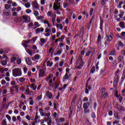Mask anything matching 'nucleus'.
<instances>
[{
	"label": "nucleus",
	"mask_w": 125,
	"mask_h": 125,
	"mask_svg": "<svg viewBox=\"0 0 125 125\" xmlns=\"http://www.w3.org/2000/svg\"><path fill=\"white\" fill-rule=\"evenodd\" d=\"M11 85H16V81L13 80L11 82Z\"/></svg>",
	"instance_id": "obj_54"
},
{
	"label": "nucleus",
	"mask_w": 125,
	"mask_h": 125,
	"mask_svg": "<svg viewBox=\"0 0 125 125\" xmlns=\"http://www.w3.org/2000/svg\"><path fill=\"white\" fill-rule=\"evenodd\" d=\"M122 14H120L119 16L120 18H123L124 15L125 14V12H121Z\"/></svg>",
	"instance_id": "obj_52"
},
{
	"label": "nucleus",
	"mask_w": 125,
	"mask_h": 125,
	"mask_svg": "<svg viewBox=\"0 0 125 125\" xmlns=\"http://www.w3.org/2000/svg\"><path fill=\"white\" fill-rule=\"evenodd\" d=\"M34 103H35L34 102V100H31L29 101V104L31 105H33L34 104Z\"/></svg>",
	"instance_id": "obj_61"
},
{
	"label": "nucleus",
	"mask_w": 125,
	"mask_h": 125,
	"mask_svg": "<svg viewBox=\"0 0 125 125\" xmlns=\"http://www.w3.org/2000/svg\"><path fill=\"white\" fill-rule=\"evenodd\" d=\"M32 6L33 8H36V9H39L40 7H39V4L38 2L34 1L32 2Z\"/></svg>",
	"instance_id": "obj_7"
},
{
	"label": "nucleus",
	"mask_w": 125,
	"mask_h": 125,
	"mask_svg": "<svg viewBox=\"0 0 125 125\" xmlns=\"http://www.w3.org/2000/svg\"><path fill=\"white\" fill-rule=\"evenodd\" d=\"M30 88L32 89V90H36L37 89V85L36 84V83H33L30 85Z\"/></svg>",
	"instance_id": "obj_13"
},
{
	"label": "nucleus",
	"mask_w": 125,
	"mask_h": 125,
	"mask_svg": "<svg viewBox=\"0 0 125 125\" xmlns=\"http://www.w3.org/2000/svg\"><path fill=\"white\" fill-rule=\"evenodd\" d=\"M34 14L36 17H38L40 15V13H39L38 11H34Z\"/></svg>",
	"instance_id": "obj_43"
},
{
	"label": "nucleus",
	"mask_w": 125,
	"mask_h": 125,
	"mask_svg": "<svg viewBox=\"0 0 125 125\" xmlns=\"http://www.w3.org/2000/svg\"><path fill=\"white\" fill-rule=\"evenodd\" d=\"M120 72V69H118L115 72V76L119 77V73Z\"/></svg>",
	"instance_id": "obj_57"
},
{
	"label": "nucleus",
	"mask_w": 125,
	"mask_h": 125,
	"mask_svg": "<svg viewBox=\"0 0 125 125\" xmlns=\"http://www.w3.org/2000/svg\"><path fill=\"white\" fill-rule=\"evenodd\" d=\"M52 78H53V74H49V76L45 79L46 82H48V81L51 80Z\"/></svg>",
	"instance_id": "obj_20"
},
{
	"label": "nucleus",
	"mask_w": 125,
	"mask_h": 125,
	"mask_svg": "<svg viewBox=\"0 0 125 125\" xmlns=\"http://www.w3.org/2000/svg\"><path fill=\"white\" fill-rule=\"evenodd\" d=\"M42 95H40L39 96L37 97V100L38 101H40V100H42Z\"/></svg>",
	"instance_id": "obj_59"
},
{
	"label": "nucleus",
	"mask_w": 125,
	"mask_h": 125,
	"mask_svg": "<svg viewBox=\"0 0 125 125\" xmlns=\"http://www.w3.org/2000/svg\"><path fill=\"white\" fill-rule=\"evenodd\" d=\"M6 118L8 120V121H11V117L9 116V115H6Z\"/></svg>",
	"instance_id": "obj_55"
},
{
	"label": "nucleus",
	"mask_w": 125,
	"mask_h": 125,
	"mask_svg": "<svg viewBox=\"0 0 125 125\" xmlns=\"http://www.w3.org/2000/svg\"><path fill=\"white\" fill-rule=\"evenodd\" d=\"M43 31H44V29H43V28H39L36 29V33L37 34H39L40 33H42Z\"/></svg>",
	"instance_id": "obj_14"
},
{
	"label": "nucleus",
	"mask_w": 125,
	"mask_h": 125,
	"mask_svg": "<svg viewBox=\"0 0 125 125\" xmlns=\"http://www.w3.org/2000/svg\"><path fill=\"white\" fill-rule=\"evenodd\" d=\"M64 39H65V36L62 35L61 37V38H59V40L60 42H63V40H64Z\"/></svg>",
	"instance_id": "obj_40"
},
{
	"label": "nucleus",
	"mask_w": 125,
	"mask_h": 125,
	"mask_svg": "<svg viewBox=\"0 0 125 125\" xmlns=\"http://www.w3.org/2000/svg\"><path fill=\"white\" fill-rule=\"evenodd\" d=\"M11 6V5L6 4H5V9H9V8Z\"/></svg>",
	"instance_id": "obj_47"
},
{
	"label": "nucleus",
	"mask_w": 125,
	"mask_h": 125,
	"mask_svg": "<svg viewBox=\"0 0 125 125\" xmlns=\"http://www.w3.org/2000/svg\"><path fill=\"white\" fill-rule=\"evenodd\" d=\"M19 56L17 54H14L13 55L12 58L11 59V63H14L16 60L19 59Z\"/></svg>",
	"instance_id": "obj_4"
},
{
	"label": "nucleus",
	"mask_w": 125,
	"mask_h": 125,
	"mask_svg": "<svg viewBox=\"0 0 125 125\" xmlns=\"http://www.w3.org/2000/svg\"><path fill=\"white\" fill-rule=\"evenodd\" d=\"M9 87V83H7L5 84V85L3 86L2 88H7Z\"/></svg>",
	"instance_id": "obj_39"
},
{
	"label": "nucleus",
	"mask_w": 125,
	"mask_h": 125,
	"mask_svg": "<svg viewBox=\"0 0 125 125\" xmlns=\"http://www.w3.org/2000/svg\"><path fill=\"white\" fill-rule=\"evenodd\" d=\"M114 116L115 119H117L118 120H120V119H121V116H119L118 112H117L116 111H115V112Z\"/></svg>",
	"instance_id": "obj_29"
},
{
	"label": "nucleus",
	"mask_w": 125,
	"mask_h": 125,
	"mask_svg": "<svg viewBox=\"0 0 125 125\" xmlns=\"http://www.w3.org/2000/svg\"><path fill=\"white\" fill-rule=\"evenodd\" d=\"M53 115V117L55 119H56V118H57V112H54Z\"/></svg>",
	"instance_id": "obj_64"
},
{
	"label": "nucleus",
	"mask_w": 125,
	"mask_h": 125,
	"mask_svg": "<svg viewBox=\"0 0 125 125\" xmlns=\"http://www.w3.org/2000/svg\"><path fill=\"white\" fill-rule=\"evenodd\" d=\"M62 52H63V50L61 49L57 51V53L54 54L55 56L58 55V56H60L61 54H62Z\"/></svg>",
	"instance_id": "obj_19"
},
{
	"label": "nucleus",
	"mask_w": 125,
	"mask_h": 125,
	"mask_svg": "<svg viewBox=\"0 0 125 125\" xmlns=\"http://www.w3.org/2000/svg\"><path fill=\"white\" fill-rule=\"evenodd\" d=\"M118 61L120 63H123L124 61V56L121 55L118 57Z\"/></svg>",
	"instance_id": "obj_15"
},
{
	"label": "nucleus",
	"mask_w": 125,
	"mask_h": 125,
	"mask_svg": "<svg viewBox=\"0 0 125 125\" xmlns=\"http://www.w3.org/2000/svg\"><path fill=\"white\" fill-rule=\"evenodd\" d=\"M113 40V33H110V35L107 37V40L111 42Z\"/></svg>",
	"instance_id": "obj_24"
},
{
	"label": "nucleus",
	"mask_w": 125,
	"mask_h": 125,
	"mask_svg": "<svg viewBox=\"0 0 125 125\" xmlns=\"http://www.w3.org/2000/svg\"><path fill=\"white\" fill-rule=\"evenodd\" d=\"M47 16L48 17H51L53 16V13L52 12V11H48L47 13Z\"/></svg>",
	"instance_id": "obj_27"
},
{
	"label": "nucleus",
	"mask_w": 125,
	"mask_h": 125,
	"mask_svg": "<svg viewBox=\"0 0 125 125\" xmlns=\"http://www.w3.org/2000/svg\"><path fill=\"white\" fill-rule=\"evenodd\" d=\"M31 21V18L27 15H23L20 18V21H22L24 23H29Z\"/></svg>",
	"instance_id": "obj_2"
},
{
	"label": "nucleus",
	"mask_w": 125,
	"mask_h": 125,
	"mask_svg": "<svg viewBox=\"0 0 125 125\" xmlns=\"http://www.w3.org/2000/svg\"><path fill=\"white\" fill-rule=\"evenodd\" d=\"M58 123L61 124V123H63L65 122V119L63 118H61L59 120H56Z\"/></svg>",
	"instance_id": "obj_28"
},
{
	"label": "nucleus",
	"mask_w": 125,
	"mask_h": 125,
	"mask_svg": "<svg viewBox=\"0 0 125 125\" xmlns=\"http://www.w3.org/2000/svg\"><path fill=\"white\" fill-rule=\"evenodd\" d=\"M83 61H77L76 62V65L75 66L76 69H79V70H81V69L83 68Z\"/></svg>",
	"instance_id": "obj_3"
},
{
	"label": "nucleus",
	"mask_w": 125,
	"mask_h": 125,
	"mask_svg": "<svg viewBox=\"0 0 125 125\" xmlns=\"http://www.w3.org/2000/svg\"><path fill=\"white\" fill-rule=\"evenodd\" d=\"M123 3L124 2H123V1H120L119 4L117 5L118 8H122V5H123Z\"/></svg>",
	"instance_id": "obj_37"
},
{
	"label": "nucleus",
	"mask_w": 125,
	"mask_h": 125,
	"mask_svg": "<svg viewBox=\"0 0 125 125\" xmlns=\"http://www.w3.org/2000/svg\"><path fill=\"white\" fill-rule=\"evenodd\" d=\"M43 23H44V24H46L49 28L51 27V24H50V23H49V21H47V20H44Z\"/></svg>",
	"instance_id": "obj_16"
},
{
	"label": "nucleus",
	"mask_w": 125,
	"mask_h": 125,
	"mask_svg": "<svg viewBox=\"0 0 125 125\" xmlns=\"http://www.w3.org/2000/svg\"><path fill=\"white\" fill-rule=\"evenodd\" d=\"M24 6L26 8H29V7H31V4H30V2H27L25 4Z\"/></svg>",
	"instance_id": "obj_41"
},
{
	"label": "nucleus",
	"mask_w": 125,
	"mask_h": 125,
	"mask_svg": "<svg viewBox=\"0 0 125 125\" xmlns=\"http://www.w3.org/2000/svg\"><path fill=\"white\" fill-rule=\"evenodd\" d=\"M61 3H54V8L55 10H58V9H61Z\"/></svg>",
	"instance_id": "obj_5"
},
{
	"label": "nucleus",
	"mask_w": 125,
	"mask_h": 125,
	"mask_svg": "<svg viewBox=\"0 0 125 125\" xmlns=\"http://www.w3.org/2000/svg\"><path fill=\"white\" fill-rule=\"evenodd\" d=\"M119 112H125V107L122 105H118L116 107Z\"/></svg>",
	"instance_id": "obj_8"
},
{
	"label": "nucleus",
	"mask_w": 125,
	"mask_h": 125,
	"mask_svg": "<svg viewBox=\"0 0 125 125\" xmlns=\"http://www.w3.org/2000/svg\"><path fill=\"white\" fill-rule=\"evenodd\" d=\"M116 55V51L115 50H112L109 53L110 56H113Z\"/></svg>",
	"instance_id": "obj_30"
},
{
	"label": "nucleus",
	"mask_w": 125,
	"mask_h": 125,
	"mask_svg": "<svg viewBox=\"0 0 125 125\" xmlns=\"http://www.w3.org/2000/svg\"><path fill=\"white\" fill-rule=\"evenodd\" d=\"M21 9H22V8L21 7H18L17 8V11L18 12H19V11H21Z\"/></svg>",
	"instance_id": "obj_63"
},
{
	"label": "nucleus",
	"mask_w": 125,
	"mask_h": 125,
	"mask_svg": "<svg viewBox=\"0 0 125 125\" xmlns=\"http://www.w3.org/2000/svg\"><path fill=\"white\" fill-rule=\"evenodd\" d=\"M51 32V29L48 28V27H46L45 29V33H50Z\"/></svg>",
	"instance_id": "obj_36"
},
{
	"label": "nucleus",
	"mask_w": 125,
	"mask_h": 125,
	"mask_svg": "<svg viewBox=\"0 0 125 125\" xmlns=\"http://www.w3.org/2000/svg\"><path fill=\"white\" fill-rule=\"evenodd\" d=\"M12 73L14 77H20L22 76V71L20 68H16L13 69Z\"/></svg>",
	"instance_id": "obj_1"
},
{
	"label": "nucleus",
	"mask_w": 125,
	"mask_h": 125,
	"mask_svg": "<svg viewBox=\"0 0 125 125\" xmlns=\"http://www.w3.org/2000/svg\"><path fill=\"white\" fill-rule=\"evenodd\" d=\"M23 72L24 74H27V72H28V68L27 67H24Z\"/></svg>",
	"instance_id": "obj_58"
},
{
	"label": "nucleus",
	"mask_w": 125,
	"mask_h": 125,
	"mask_svg": "<svg viewBox=\"0 0 125 125\" xmlns=\"http://www.w3.org/2000/svg\"><path fill=\"white\" fill-rule=\"evenodd\" d=\"M71 74H69V75H68L67 73H65L62 79L63 82H66L67 80H69V77H71Z\"/></svg>",
	"instance_id": "obj_9"
},
{
	"label": "nucleus",
	"mask_w": 125,
	"mask_h": 125,
	"mask_svg": "<svg viewBox=\"0 0 125 125\" xmlns=\"http://www.w3.org/2000/svg\"><path fill=\"white\" fill-rule=\"evenodd\" d=\"M2 125H7V123H6V119H3L2 121Z\"/></svg>",
	"instance_id": "obj_44"
},
{
	"label": "nucleus",
	"mask_w": 125,
	"mask_h": 125,
	"mask_svg": "<svg viewBox=\"0 0 125 125\" xmlns=\"http://www.w3.org/2000/svg\"><path fill=\"white\" fill-rule=\"evenodd\" d=\"M109 60L110 61H112V63L114 65H115V64H117V60H114V58L112 56H109L108 58Z\"/></svg>",
	"instance_id": "obj_10"
},
{
	"label": "nucleus",
	"mask_w": 125,
	"mask_h": 125,
	"mask_svg": "<svg viewBox=\"0 0 125 125\" xmlns=\"http://www.w3.org/2000/svg\"><path fill=\"white\" fill-rule=\"evenodd\" d=\"M34 25L36 26V28H38V27H40V23L37 21L34 22Z\"/></svg>",
	"instance_id": "obj_49"
},
{
	"label": "nucleus",
	"mask_w": 125,
	"mask_h": 125,
	"mask_svg": "<svg viewBox=\"0 0 125 125\" xmlns=\"http://www.w3.org/2000/svg\"><path fill=\"white\" fill-rule=\"evenodd\" d=\"M89 106V103H84L83 105V107L84 109H88V107Z\"/></svg>",
	"instance_id": "obj_23"
},
{
	"label": "nucleus",
	"mask_w": 125,
	"mask_h": 125,
	"mask_svg": "<svg viewBox=\"0 0 125 125\" xmlns=\"http://www.w3.org/2000/svg\"><path fill=\"white\" fill-rule=\"evenodd\" d=\"M51 113L50 112H48V113H45V118H48L49 119V117H50Z\"/></svg>",
	"instance_id": "obj_45"
},
{
	"label": "nucleus",
	"mask_w": 125,
	"mask_h": 125,
	"mask_svg": "<svg viewBox=\"0 0 125 125\" xmlns=\"http://www.w3.org/2000/svg\"><path fill=\"white\" fill-rule=\"evenodd\" d=\"M94 72H95V66H93V67H92V68L91 69V72L93 74V73H94Z\"/></svg>",
	"instance_id": "obj_50"
},
{
	"label": "nucleus",
	"mask_w": 125,
	"mask_h": 125,
	"mask_svg": "<svg viewBox=\"0 0 125 125\" xmlns=\"http://www.w3.org/2000/svg\"><path fill=\"white\" fill-rule=\"evenodd\" d=\"M119 83V76H114V84L117 85Z\"/></svg>",
	"instance_id": "obj_12"
},
{
	"label": "nucleus",
	"mask_w": 125,
	"mask_h": 125,
	"mask_svg": "<svg viewBox=\"0 0 125 125\" xmlns=\"http://www.w3.org/2000/svg\"><path fill=\"white\" fill-rule=\"evenodd\" d=\"M52 65H53V63L52 62H50V61H48L47 62V66H48L49 67H51V66H52Z\"/></svg>",
	"instance_id": "obj_38"
},
{
	"label": "nucleus",
	"mask_w": 125,
	"mask_h": 125,
	"mask_svg": "<svg viewBox=\"0 0 125 125\" xmlns=\"http://www.w3.org/2000/svg\"><path fill=\"white\" fill-rule=\"evenodd\" d=\"M8 71V68H1L0 67V73H1V74H4V73H5V72H7Z\"/></svg>",
	"instance_id": "obj_11"
},
{
	"label": "nucleus",
	"mask_w": 125,
	"mask_h": 125,
	"mask_svg": "<svg viewBox=\"0 0 125 125\" xmlns=\"http://www.w3.org/2000/svg\"><path fill=\"white\" fill-rule=\"evenodd\" d=\"M69 6V3L65 2L63 3L64 8H67V7Z\"/></svg>",
	"instance_id": "obj_51"
},
{
	"label": "nucleus",
	"mask_w": 125,
	"mask_h": 125,
	"mask_svg": "<svg viewBox=\"0 0 125 125\" xmlns=\"http://www.w3.org/2000/svg\"><path fill=\"white\" fill-rule=\"evenodd\" d=\"M37 20H43L44 19V17L42 16H40L36 17Z\"/></svg>",
	"instance_id": "obj_32"
},
{
	"label": "nucleus",
	"mask_w": 125,
	"mask_h": 125,
	"mask_svg": "<svg viewBox=\"0 0 125 125\" xmlns=\"http://www.w3.org/2000/svg\"><path fill=\"white\" fill-rule=\"evenodd\" d=\"M26 52H27L30 56H33V51L32 50H26Z\"/></svg>",
	"instance_id": "obj_33"
},
{
	"label": "nucleus",
	"mask_w": 125,
	"mask_h": 125,
	"mask_svg": "<svg viewBox=\"0 0 125 125\" xmlns=\"http://www.w3.org/2000/svg\"><path fill=\"white\" fill-rule=\"evenodd\" d=\"M26 12L27 14H30V13L32 12V10H30V9H28L26 10Z\"/></svg>",
	"instance_id": "obj_62"
},
{
	"label": "nucleus",
	"mask_w": 125,
	"mask_h": 125,
	"mask_svg": "<svg viewBox=\"0 0 125 125\" xmlns=\"http://www.w3.org/2000/svg\"><path fill=\"white\" fill-rule=\"evenodd\" d=\"M40 56L39 54H36L35 56L32 58V60H40Z\"/></svg>",
	"instance_id": "obj_22"
},
{
	"label": "nucleus",
	"mask_w": 125,
	"mask_h": 125,
	"mask_svg": "<svg viewBox=\"0 0 125 125\" xmlns=\"http://www.w3.org/2000/svg\"><path fill=\"white\" fill-rule=\"evenodd\" d=\"M56 26L57 28H59L61 30L63 29V25H62V24H61L57 23Z\"/></svg>",
	"instance_id": "obj_31"
},
{
	"label": "nucleus",
	"mask_w": 125,
	"mask_h": 125,
	"mask_svg": "<svg viewBox=\"0 0 125 125\" xmlns=\"http://www.w3.org/2000/svg\"><path fill=\"white\" fill-rule=\"evenodd\" d=\"M2 85H4V84H6L7 83L6 81H5L4 80H2L0 82Z\"/></svg>",
	"instance_id": "obj_46"
},
{
	"label": "nucleus",
	"mask_w": 125,
	"mask_h": 125,
	"mask_svg": "<svg viewBox=\"0 0 125 125\" xmlns=\"http://www.w3.org/2000/svg\"><path fill=\"white\" fill-rule=\"evenodd\" d=\"M21 62H22V60L21 59H18L17 61V64H21Z\"/></svg>",
	"instance_id": "obj_60"
},
{
	"label": "nucleus",
	"mask_w": 125,
	"mask_h": 125,
	"mask_svg": "<svg viewBox=\"0 0 125 125\" xmlns=\"http://www.w3.org/2000/svg\"><path fill=\"white\" fill-rule=\"evenodd\" d=\"M119 26L122 28V29H125V22L121 21L119 23Z\"/></svg>",
	"instance_id": "obj_25"
},
{
	"label": "nucleus",
	"mask_w": 125,
	"mask_h": 125,
	"mask_svg": "<svg viewBox=\"0 0 125 125\" xmlns=\"http://www.w3.org/2000/svg\"><path fill=\"white\" fill-rule=\"evenodd\" d=\"M2 104V108L3 109H7L8 108V106H9V104H10V103H9L7 104Z\"/></svg>",
	"instance_id": "obj_26"
},
{
	"label": "nucleus",
	"mask_w": 125,
	"mask_h": 125,
	"mask_svg": "<svg viewBox=\"0 0 125 125\" xmlns=\"http://www.w3.org/2000/svg\"><path fill=\"white\" fill-rule=\"evenodd\" d=\"M39 77L40 78H42L43 77H44L45 73H44V70L43 69H40L39 71Z\"/></svg>",
	"instance_id": "obj_6"
},
{
	"label": "nucleus",
	"mask_w": 125,
	"mask_h": 125,
	"mask_svg": "<svg viewBox=\"0 0 125 125\" xmlns=\"http://www.w3.org/2000/svg\"><path fill=\"white\" fill-rule=\"evenodd\" d=\"M24 94H25V95H29V94H30V89L29 88H26Z\"/></svg>",
	"instance_id": "obj_34"
},
{
	"label": "nucleus",
	"mask_w": 125,
	"mask_h": 125,
	"mask_svg": "<svg viewBox=\"0 0 125 125\" xmlns=\"http://www.w3.org/2000/svg\"><path fill=\"white\" fill-rule=\"evenodd\" d=\"M56 18V15H55V16L52 18V22L53 24H54V22H55Z\"/></svg>",
	"instance_id": "obj_48"
},
{
	"label": "nucleus",
	"mask_w": 125,
	"mask_h": 125,
	"mask_svg": "<svg viewBox=\"0 0 125 125\" xmlns=\"http://www.w3.org/2000/svg\"><path fill=\"white\" fill-rule=\"evenodd\" d=\"M41 42L40 43V45H41V46H42V45H43V44H44L45 43V42H46V41H45V40H44V39L43 38H42L40 40Z\"/></svg>",
	"instance_id": "obj_18"
},
{
	"label": "nucleus",
	"mask_w": 125,
	"mask_h": 125,
	"mask_svg": "<svg viewBox=\"0 0 125 125\" xmlns=\"http://www.w3.org/2000/svg\"><path fill=\"white\" fill-rule=\"evenodd\" d=\"M22 42L23 43H26V44L30 43V42H31V41L30 40H27V41L23 40Z\"/></svg>",
	"instance_id": "obj_56"
},
{
	"label": "nucleus",
	"mask_w": 125,
	"mask_h": 125,
	"mask_svg": "<svg viewBox=\"0 0 125 125\" xmlns=\"http://www.w3.org/2000/svg\"><path fill=\"white\" fill-rule=\"evenodd\" d=\"M7 64V61H6V60H4L1 62V65H2V66H5V65H6Z\"/></svg>",
	"instance_id": "obj_42"
},
{
	"label": "nucleus",
	"mask_w": 125,
	"mask_h": 125,
	"mask_svg": "<svg viewBox=\"0 0 125 125\" xmlns=\"http://www.w3.org/2000/svg\"><path fill=\"white\" fill-rule=\"evenodd\" d=\"M66 42L68 45L71 44V42L69 39L66 40Z\"/></svg>",
	"instance_id": "obj_53"
},
{
	"label": "nucleus",
	"mask_w": 125,
	"mask_h": 125,
	"mask_svg": "<svg viewBox=\"0 0 125 125\" xmlns=\"http://www.w3.org/2000/svg\"><path fill=\"white\" fill-rule=\"evenodd\" d=\"M19 81L20 83H23L26 81V79L23 77H21L19 79Z\"/></svg>",
	"instance_id": "obj_35"
},
{
	"label": "nucleus",
	"mask_w": 125,
	"mask_h": 125,
	"mask_svg": "<svg viewBox=\"0 0 125 125\" xmlns=\"http://www.w3.org/2000/svg\"><path fill=\"white\" fill-rule=\"evenodd\" d=\"M25 61L27 65H32V60H31V59L29 58H27L25 59Z\"/></svg>",
	"instance_id": "obj_17"
},
{
	"label": "nucleus",
	"mask_w": 125,
	"mask_h": 125,
	"mask_svg": "<svg viewBox=\"0 0 125 125\" xmlns=\"http://www.w3.org/2000/svg\"><path fill=\"white\" fill-rule=\"evenodd\" d=\"M46 96L49 98V99H51V98H52V96H53L52 93L50 92H47L46 93Z\"/></svg>",
	"instance_id": "obj_21"
}]
</instances>
